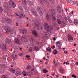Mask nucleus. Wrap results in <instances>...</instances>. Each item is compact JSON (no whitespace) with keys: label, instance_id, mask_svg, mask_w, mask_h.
<instances>
[{"label":"nucleus","instance_id":"33","mask_svg":"<svg viewBox=\"0 0 78 78\" xmlns=\"http://www.w3.org/2000/svg\"><path fill=\"white\" fill-rule=\"evenodd\" d=\"M22 74H23V75H24V76H27V73L25 71H23V72Z\"/></svg>","mask_w":78,"mask_h":78},{"label":"nucleus","instance_id":"63","mask_svg":"<svg viewBox=\"0 0 78 78\" xmlns=\"http://www.w3.org/2000/svg\"><path fill=\"white\" fill-rule=\"evenodd\" d=\"M56 78H59V75H57L56 76Z\"/></svg>","mask_w":78,"mask_h":78},{"label":"nucleus","instance_id":"39","mask_svg":"<svg viewBox=\"0 0 78 78\" xmlns=\"http://www.w3.org/2000/svg\"><path fill=\"white\" fill-rule=\"evenodd\" d=\"M20 16H21V17H25V15H23V14H21V15H20Z\"/></svg>","mask_w":78,"mask_h":78},{"label":"nucleus","instance_id":"15","mask_svg":"<svg viewBox=\"0 0 78 78\" xmlns=\"http://www.w3.org/2000/svg\"><path fill=\"white\" fill-rule=\"evenodd\" d=\"M68 40H73V37H72L71 36V35L70 34H68Z\"/></svg>","mask_w":78,"mask_h":78},{"label":"nucleus","instance_id":"34","mask_svg":"<svg viewBox=\"0 0 78 78\" xmlns=\"http://www.w3.org/2000/svg\"><path fill=\"white\" fill-rule=\"evenodd\" d=\"M2 78H8L6 76L3 75L2 76Z\"/></svg>","mask_w":78,"mask_h":78},{"label":"nucleus","instance_id":"44","mask_svg":"<svg viewBox=\"0 0 78 78\" xmlns=\"http://www.w3.org/2000/svg\"><path fill=\"white\" fill-rule=\"evenodd\" d=\"M61 45L60 46H58V48L59 49H61Z\"/></svg>","mask_w":78,"mask_h":78},{"label":"nucleus","instance_id":"57","mask_svg":"<svg viewBox=\"0 0 78 78\" xmlns=\"http://www.w3.org/2000/svg\"><path fill=\"white\" fill-rule=\"evenodd\" d=\"M75 64L76 65H77V66H78V62H76Z\"/></svg>","mask_w":78,"mask_h":78},{"label":"nucleus","instance_id":"45","mask_svg":"<svg viewBox=\"0 0 78 78\" xmlns=\"http://www.w3.org/2000/svg\"><path fill=\"white\" fill-rule=\"evenodd\" d=\"M27 75H28V76H30V75H31V74H30V73H28Z\"/></svg>","mask_w":78,"mask_h":78},{"label":"nucleus","instance_id":"24","mask_svg":"<svg viewBox=\"0 0 78 78\" xmlns=\"http://www.w3.org/2000/svg\"><path fill=\"white\" fill-rule=\"evenodd\" d=\"M30 68H31V66H27V67L26 68V69L27 70H28L30 69Z\"/></svg>","mask_w":78,"mask_h":78},{"label":"nucleus","instance_id":"60","mask_svg":"<svg viewBox=\"0 0 78 78\" xmlns=\"http://www.w3.org/2000/svg\"><path fill=\"white\" fill-rule=\"evenodd\" d=\"M53 40H54V41H56V38L55 37L53 38Z\"/></svg>","mask_w":78,"mask_h":78},{"label":"nucleus","instance_id":"16","mask_svg":"<svg viewBox=\"0 0 78 78\" xmlns=\"http://www.w3.org/2000/svg\"><path fill=\"white\" fill-rule=\"evenodd\" d=\"M5 31H6V30H7V31H9V30H10V27H9L5 26Z\"/></svg>","mask_w":78,"mask_h":78},{"label":"nucleus","instance_id":"36","mask_svg":"<svg viewBox=\"0 0 78 78\" xmlns=\"http://www.w3.org/2000/svg\"><path fill=\"white\" fill-rule=\"evenodd\" d=\"M3 12V9L2 7H0V13H2Z\"/></svg>","mask_w":78,"mask_h":78},{"label":"nucleus","instance_id":"40","mask_svg":"<svg viewBox=\"0 0 78 78\" xmlns=\"http://www.w3.org/2000/svg\"><path fill=\"white\" fill-rule=\"evenodd\" d=\"M19 55L20 56H22V55H23V53H21L20 54H19Z\"/></svg>","mask_w":78,"mask_h":78},{"label":"nucleus","instance_id":"58","mask_svg":"<svg viewBox=\"0 0 78 78\" xmlns=\"http://www.w3.org/2000/svg\"><path fill=\"white\" fill-rule=\"evenodd\" d=\"M71 12L72 13V14H73V12H74V11H73V10L72 12Z\"/></svg>","mask_w":78,"mask_h":78},{"label":"nucleus","instance_id":"41","mask_svg":"<svg viewBox=\"0 0 78 78\" xmlns=\"http://www.w3.org/2000/svg\"><path fill=\"white\" fill-rule=\"evenodd\" d=\"M71 0H68L67 1V3H70V2H71Z\"/></svg>","mask_w":78,"mask_h":78},{"label":"nucleus","instance_id":"37","mask_svg":"<svg viewBox=\"0 0 78 78\" xmlns=\"http://www.w3.org/2000/svg\"><path fill=\"white\" fill-rule=\"evenodd\" d=\"M72 77L73 78H76V76L74 74L72 75Z\"/></svg>","mask_w":78,"mask_h":78},{"label":"nucleus","instance_id":"18","mask_svg":"<svg viewBox=\"0 0 78 78\" xmlns=\"http://www.w3.org/2000/svg\"><path fill=\"white\" fill-rule=\"evenodd\" d=\"M60 72H61V73L62 74H63L64 73V69L62 68H61L59 69Z\"/></svg>","mask_w":78,"mask_h":78},{"label":"nucleus","instance_id":"10","mask_svg":"<svg viewBox=\"0 0 78 78\" xmlns=\"http://www.w3.org/2000/svg\"><path fill=\"white\" fill-rule=\"evenodd\" d=\"M2 50H4V51H5L7 49V46H6V45L5 44H3L2 46Z\"/></svg>","mask_w":78,"mask_h":78},{"label":"nucleus","instance_id":"5","mask_svg":"<svg viewBox=\"0 0 78 78\" xmlns=\"http://www.w3.org/2000/svg\"><path fill=\"white\" fill-rule=\"evenodd\" d=\"M9 3L11 5V6H12V7H13L14 8L16 7V5H15V3L14 2V1L12 0H10L9 2Z\"/></svg>","mask_w":78,"mask_h":78},{"label":"nucleus","instance_id":"14","mask_svg":"<svg viewBox=\"0 0 78 78\" xmlns=\"http://www.w3.org/2000/svg\"><path fill=\"white\" fill-rule=\"evenodd\" d=\"M5 42L6 44H10V41H9V39L8 38H6L5 40Z\"/></svg>","mask_w":78,"mask_h":78},{"label":"nucleus","instance_id":"9","mask_svg":"<svg viewBox=\"0 0 78 78\" xmlns=\"http://www.w3.org/2000/svg\"><path fill=\"white\" fill-rule=\"evenodd\" d=\"M21 40L22 42H26L27 41V37H25V36L23 35L21 38Z\"/></svg>","mask_w":78,"mask_h":78},{"label":"nucleus","instance_id":"35","mask_svg":"<svg viewBox=\"0 0 78 78\" xmlns=\"http://www.w3.org/2000/svg\"><path fill=\"white\" fill-rule=\"evenodd\" d=\"M68 20L69 22L70 23H72V20H71V19H70V17H69V19Z\"/></svg>","mask_w":78,"mask_h":78},{"label":"nucleus","instance_id":"61","mask_svg":"<svg viewBox=\"0 0 78 78\" xmlns=\"http://www.w3.org/2000/svg\"><path fill=\"white\" fill-rule=\"evenodd\" d=\"M57 42H58V44H61V42H60V41Z\"/></svg>","mask_w":78,"mask_h":78},{"label":"nucleus","instance_id":"56","mask_svg":"<svg viewBox=\"0 0 78 78\" xmlns=\"http://www.w3.org/2000/svg\"><path fill=\"white\" fill-rule=\"evenodd\" d=\"M63 25H67V23L66 22L63 23Z\"/></svg>","mask_w":78,"mask_h":78},{"label":"nucleus","instance_id":"43","mask_svg":"<svg viewBox=\"0 0 78 78\" xmlns=\"http://www.w3.org/2000/svg\"><path fill=\"white\" fill-rule=\"evenodd\" d=\"M5 18H2V21H3V22H4L5 21Z\"/></svg>","mask_w":78,"mask_h":78},{"label":"nucleus","instance_id":"52","mask_svg":"<svg viewBox=\"0 0 78 78\" xmlns=\"http://www.w3.org/2000/svg\"><path fill=\"white\" fill-rule=\"evenodd\" d=\"M48 33L47 32L45 34V36H47V35H48Z\"/></svg>","mask_w":78,"mask_h":78},{"label":"nucleus","instance_id":"26","mask_svg":"<svg viewBox=\"0 0 78 78\" xmlns=\"http://www.w3.org/2000/svg\"><path fill=\"white\" fill-rule=\"evenodd\" d=\"M46 19H47V20H50L49 15H46Z\"/></svg>","mask_w":78,"mask_h":78},{"label":"nucleus","instance_id":"47","mask_svg":"<svg viewBox=\"0 0 78 78\" xmlns=\"http://www.w3.org/2000/svg\"><path fill=\"white\" fill-rule=\"evenodd\" d=\"M64 53H65V54H67L68 53V52L67 51H64Z\"/></svg>","mask_w":78,"mask_h":78},{"label":"nucleus","instance_id":"30","mask_svg":"<svg viewBox=\"0 0 78 78\" xmlns=\"http://www.w3.org/2000/svg\"><path fill=\"white\" fill-rule=\"evenodd\" d=\"M47 72H48L47 70L46 69H43V73H47Z\"/></svg>","mask_w":78,"mask_h":78},{"label":"nucleus","instance_id":"51","mask_svg":"<svg viewBox=\"0 0 78 78\" xmlns=\"http://www.w3.org/2000/svg\"><path fill=\"white\" fill-rule=\"evenodd\" d=\"M57 21L58 22H61V20H60L59 19H58L57 20Z\"/></svg>","mask_w":78,"mask_h":78},{"label":"nucleus","instance_id":"4","mask_svg":"<svg viewBox=\"0 0 78 78\" xmlns=\"http://www.w3.org/2000/svg\"><path fill=\"white\" fill-rule=\"evenodd\" d=\"M37 10L41 16H42L43 15L44 12L42 11V9H41V8L39 7H37Z\"/></svg>","mask_w":78,"mask_h":78},{"label":"nucleus","instance_id":"62","mask_svg":"<svg viewBox=\"0 0 78 78\" xmlns=\"http://www.w3.org/2000/svg\"><path fill=\"white\" fill-rule=\"evenodd\" d=\"M73 3V2H71V5H74Z\"/></svg>","mask_w":78,"mask_h":78},{"label":"nucleus","instance_id":"21","mask_svg":"<svg viewBox=\"0 0 78 78\" xmlns=\"http://www.w3.org/2000/svg\"><path fill=\"white\" fill-rule=\"evenodd\" d=\"M10 71L11 72H12V73H15V70H14V69L13 68H11L10 69Z\"/></svg>","mask_w":78,"mask_h":78},{"label":"nucleus","instance_id":"27","mask_svg":"<svg viewBox=\"0 0 78 78\" xmlns=\"http://www.w3.org/2000/svg\"><path fill=\"white\" fill-rule=\"evenodd\" d=\"M49 1L51 4H53L54 3V0H49Z\"/></svg>","mask_w":78,"mask_h":78},{"label":"nucleus","instance_id":"11","mask_svg":"<svg viewBox=\"0 0 78 78\" xmlns=\"http://www.w3.org/2000/svg\"><path fill=\"white\" fill-rule=\"evenodd\" d=\"M57 12L58 13H61V8L60 6H58L57 8Z\"/></svg>","mask_w":78,"mask_h":78},{"label":"nucleus","instance_id":"12","mask_svg":"<svg viewBox=\"0 0 78 78\" xmlns=\"http://www.w3.org/2000/svg\"><path fill=\"white\" fill-rule=\"evenodd\" d=\"M32 34L35 36H38V34H37V32L34 30L32 31Z\"/></svg>","mask_w":78,"mask_h":78},{"label":"nucleus","instance_id":"17","mask_svg":"<svg viewBox=\"0 0 78 78\" xmlns=\"http://www.w3.org/2000/svg\"><path fill=\"white\" fill-rule=\"evenodd\" d=\"M16 75L19 76V75H21V73L20 71H17L15 73Z\"/></svg>","mask_w":78,"mask_h":78},{"label":"nucleus","instance_id":"29","mask_svg":"<svg viewBox=\"0 0 78 78\" xmlns=\"http://www.w3.org/2000/svg\"><path fill=\"white\" fill-rule=\"evenodd\" d=\"M1 66L3 67V68H6L7 67L6 65L5 64H2L1 65Z\"/></svg>","mask_w":78,"mask_h":78},{"label":"nucleus","instance_id":"8","mask_svg":"<svg viewBox=\"0 0 78 78\" xmlns=\"http://www.w3.org/2000/svg\"><path fill=\"white\" fill-rule=\"evenodd\" d=\"M31 11L32 14H33V15H34L35 16H38V15H37V13L34 10H33V9H32Z\"/></svg>","mask_w":78,"mask_h":78},{"label":"nucleus","instance_id":"50","mask_svg":"<svg viewBox=\"0 0 78 78\" xmlns=\"http://www.w3.org/2000/svg\"><path fill=\"white\" fill-rule=\"evenodd\" d=\"M26 58H30V56L28 55H26Z\"/></svg>","mask_w":78,"mask_h":78},{"label":"nucleus","instance_id":"55","mask_svg":"<svg viewBox=\"0 0 78 78\" xmlns=\"http://www.w3.org/2000/svg\"><path fill=\"white\" fill-rule=\"evenodd\" d=\"M2 44H0V48H1V47H2Z\"/></svg>","mask_w":78,"mask_h":78},{"label":"nucleus","instance_id":"64","mask_svg":"<svg viewBox=\"0 0 78 78\" xmlns=\"http://www.w3.org/2000/svg\"><path fill=\"white\" fill-rule=\"evenodd\" d=\"M65 9L66 11L67 12V9L66 8V9Z\"/></svg>","mask_w":78,"mask_h":78},{"label":"nucleus","instance_id":"3","mask_svg":"<svg viewBox=\"0 0 78 78\" xmlns=\"http://www.w3.org/2000/svg\"><path fill=\"white\" fill-rule=\"evenodd\" d=\"M39 21L37 20H35L34 22L33 23V26L35 28H37L39 27Z\"/></svg>","mask_w":78,"mask_h":78},{"label":"nucleus","instance_id":"53","mask_svg":"<svg viewBox=\"0 0 78 78\" xmlns=\"http://www.w3.org/2000/svg\"><path fill=\"white\" fill-rule=\"evenodd\" d=\"M40 2L41 4H42V5L43 4V2L42 1H40Z\"/></svg>","mask_w":78,"mask_h":78},{"label":"nucleus","instance_id":"25","mask_svg":"<svg viewBox=\"0 0 78 78\" xmlns=\"http://www.w3.org/2000/svg\"><path fill=\"white\" fill-rule=\"evenodd\" d=\"M9 32L10 33V34H13L14 32L13 30H9Z\"/></svg>","mask_w":78,"mask_h":78},{"label":"nucleus","instance_id":"54","mask_svg":"<svg viewBox=\"0 0 78 78\" xmlns=\"http://www.w3.org/2000/svg\"><path fill=\"white\" fill-rule=\"evenodd\" d=\"M17 71H20V69L18 68L17 69Z\"/></svg>","mask_w":78,"mask_h":78},{"label":"nucleus","instance_id":"20","mask_svg":"<svg viewBox=\"0 0 78 78\" xmlns=\"http://www.w3.org/2000/svg\"><path fill=\"white\" fill-rule=\"evenodd\" d=\"M39 48L37 47V46H35L34 48V50H36V51H39Z\"/></svg>","mask_w":78,"mask_h":78},{"label":"nucleus","instance_id":"38","mask_svg":"<svg viewBox=\"0 0 78 78\" xmlns=\"http://www.w3.org/2000/svg\"><path fill=\"white\" fill-rule=\"evenodd\" d=\"M77 2L76 1H74V2H73V3L74 5H75V4H76V5Z\"/></svg>","mask_w":78,"mask_h":78},{"label":"nucleus","instance_id":"46","mask_svg":"<svg viewBox=\"0 0 78 78\" xmlns=\"http://www.w3.org/2000/svg\"><path fill=\"white\" fill-rule=\"evenodd\" d=\"M58 23L59 24V25H60V24L61 23V21L58 22Z\"/></svg>","mask_w":78,"mask_h":78},{"label":"nucleus","instance_id":"22","mask_svg":"<svg viewBox=\"0 0 78 78\" xmlns=\"http://www.w3.org/2000/svg\"><path fill=\"white\" fill-rule=\"evenodd\" d=\"M58 53V51L56 49H55L54 51V52H53V54H54V55H56Z\"/></svg>","mask_w":78,"mask_h":78},{"label":"nucleus","instance_id":"42","mask_svg":"<svg viewBox=\"0 0 78 78\" xmlns=\"http://www.w3.org/2000/svg\"><path fill=\"white\" fill-rule=\"evenodd\" d=\"M70 65H71V67H71V68H72V69L73 68L72 67V66H75V65H73V63L71 64H70Z\"/></svg>","mask_w":78,"mask_h":78},{"label":"nucleus","instance_id":"31","mask_svg":"<svg viewBox=\"0 0 78 78\" xmlns=\"http://www.w3.org/2000/svg\"><path fill=\"white\" fill-rule=\"evenodd\" d=\"M27 33V31L25 30H23L22 32V34H24V33Z\"/></svg>","mask_w":78,"mask_h":78},{"label":"nucleus","instance_id":"1","mask_svg":"<svg viewBox=\"0 0 78 78\" xmlns=\"http://www.w3.org/2000/svg\"><path fill=\"white\" fill-rule=\"evenodd\" d=\"M50 12L51 13L50 16L51 17L53 20H54V21L56 20V18L55 16L53 15L56 14V11L54 10V9H52L50 10Z\"/></svg>","mask_w":78,"mask_h":78},{"label":"nucleus","instance_id":"13","mask_svg":"<svg viewBox=\"0 0 78 78\" xmlns=\"http://www.w3.org/2000/svg\"><path fill=\"white\" fill-rule=\"evenodd\" d=\"M15 43L17 44H20V41L18 39H16L15 40Z\"/></svg>","mask_w":78,"mask_h":78},{"label":"nucleus","instance_id":"59","mask_svg":"<svg viewBox=\"0 0 78 78\" xmlns=\"http://www.w3.org/2000/svg\"><path fill=\"white\" fill-rule=\"evenodd\" d=\"M34 68H32L31 69V71H34Z\"/></svg>","mask_w":78,"mask_h":78},{"label":"nucleus","instance_id":"48","mask_svg":"<svg viewBox=\"0 0 78 78\" xmlns=\"http://www.w3.org/2000/svg\"><path fill=\"white\" fill-rule=\"evenodd\" d=\"M66 63V65H67V64H69V63H67V62H64V63H63L64 64H65Z\"/></svg>","mask_w":78,"mask_h":78},{"label":"nucleus","instance_id":"6","mask_svg":"<svg viewBox=\"0 0 78 78\" xmlns=\"http://www.w3.org/2000/svg\"><path fill=\"white\" fill-rule=\"evenodd\" d=\"M3 5L4 7H5L6 8H7L8 9H11V6L8 5V3L7 2H4V4Z\"/></svg>","mask_w":78,"mask_h":78},{"label":"nucleus","instance_id":"19","mask_svg":"<svg viewBox=\"0 0 78 78\" xmlns=\"http://www.w3.org/2000/svg\"><path fill=\"white\" fill-rule=\"evenodd\" d=\"M23 5H25L27 4V1L26 0H22Z\"/></svg>","mask_w":78,"mask_h":78},{"label":"nucleus","instance_id":"23","mask_svg":"<svg viewBox=\"0 0 78 78\" xmlns=\"http://www.w3.org/2000/svg\"><path fill=\"white\" fill-rule=\"evenodd\" d=\"M74 23L75 25H77L78 23V20H74Z\"/></svg>","mask_w":78,"mask_h":78},{"label":"nucleus","instance_id":"2","mask_svg":"<svg viewBox=\"0 0 78 78\" xmlns=\"http://www.w3.org/2000/svg\"><path fill=\"white\" fill-rule=\"evenodd\" d=\"M44 26L46 28V30L47 31H50L51 29V27L49 26L47 23H44Z\"/></svg>","mask_w":78,"mask_h":78},{"label":"nucleus","instance_id":"32","mask_svg":"<svg viewBox=\"0 0 78 78\" xmlns=\"http://www.w3.org/2000/svg\"><path fill=\"white\" fill-rule=\"evenodd\" d=\"M69 16H67V17H65V19L66 21V22H67V20H68V19H69Z\"/></svg>","mask_w":78,"mask_h":78},{"label":"nucleus","instance_id":"49","mask_svg":"<svg viewBox=\"0 0 78 78\" xmlns=\"http://www.w3.org/2000/svg\"><path fill=\"white\" fill-rule=\"evenodd\" d=\"M29 50L30 51H32V49L30 48H29Z\"/></svg>","mask_w":78,"mask_h":78},{"label":"nucleus","instance_id":"7","mask_svg":"<svg viewBox=\"0 0 78 78\" xmlns=\"http://www.w3.org/2000/svg\"><path fill=\"white\" fill-rule=\"evenodd\" d=\"M12 21L9 18H6V20L5 21V22L7 23H11Z\"/></svg>","mask_w":78,"mask_h":78},{"label":"nucleus","instance_id":"28","mask_svg":"<svg viewBox=\"0 0 78 78\" xmlns=\"http://www.w3.org/2000/svg\"><path fill=\"white\" fill-rule=\"evenodd\" d=\"M46 50L47 51H49V52H50L51 51V48L50 47H48L47 49Z\"/></svg>","mask_w":78,"mask_h":78}]
</instances>
